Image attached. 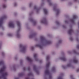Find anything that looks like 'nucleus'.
I'll use <instances>...</instances> for the list:
<instances>
[{
  "label": "nucleus",
  "mask_w": 79,
  "mask_h": 79,
  "mask_svg": "<svg viewBox=\"0 0 79 79\" xmlns=\"http://www.w3.org/2000/svg\"><path fill=\"white\" fill-rule=\"evenodd\" d=\"M74 53H76V51H74Z\"/></svg>",
  "instance_id": "09e8293b"
},
{
  "label": "nucleus",
  "mask_w": 79,
  "mask_h": 79,
  "mask_svg": "<svg viewBox=\"0 0 79 79\" xmlns=\"http://www.w3.org/2000/svg\"><path fill=\"white\" fill-rule=\"evenodd\" d=\"M35 23V22H34V23Z\"/></svg>",
  "instance_id": "864d4df0"
},
{
  "label": "nucleus",
  "mask_w": 79,
  "mask_h": 79,
  "mask_svg": "<svg viewBox=\"0 0 79 79\" xmlns=\"http://www.w3.org/2000/svg\"><path fill=\"white\" fill-rule=\"evenodd\" d=\"M61 42V40L59 41V42Z\"/></svg>",
  "instance_id": "49530a36"
},
{
  "label": "nucleus",
  "mask_w": 79,
  "mask_h": 79,
  "mask_svg": "<svg viewBox=\"0 0 79 79\" xmlns=\"http://www.w3.org/2000/svg\"><path fill=\"white\" fill-rule=\"evenodd\" d=\"M41 23H44V24H47V21L46 19H44L43 20L41 21Z\"/></svg>",
  "instance_id": "9d476101"
},
{
  "label": "nucleus",
  "mask_w": 79,
  "mask_h": 79,
  "mask_svg": "<svg viewBox=\"0 0 79 79\" xmlns=\"http://www.w3.org/2000/svg\"><path fill=\"white\" fill-rule=\"evenodd\" d=\"M73 32H74V31H73V29L71 28V29H70L68 31V33L70 35H71V34H72V33H73Z\"/></svg>",
  "instance_id": "9b49d317"
},
{
  "label": "nucleus",
  "mask_w": 79,
  "mask_h": 79,
  "mask_svg": "<svg viewBox=\"0 0 79 79\" xmlns=\"http://www.w3.org/2000/svg\"><path fill=\"white\" fill-rule=\"evenodd\" d=\"M77 41H79V39H77Z\"/></svg>",
  "instance_id": "37998d69"
},
{
  "label": "nucleus",
  "mask_w": 79,
  "mask_h": 79,
  "mask_svg": "<svg viewBox=\"0 0 79 79\" xmlns=\"http://www.w3.org/2000/svg\"><path fill=\"white\" fill-rule=\"evenodd\" d=\"M73 62L74 63H78V61L76 58H75L73 59Z\"/></svg>",
  "instance_id": "4468645a"
},
{
  "label": "nucleus",
  "mask_w": 79,
  "mask_h": 79,
  "mask_svg": "<svg viewBox=\"0 0 79 79\" xmlns=\"http://www.w3.org/2000/svg\"><path fill=\"white\" fill-rule=\"evenodd\" d=\"M31 5H32L31 4H29L30 6H31Z\"/></svg>",
  "instance_id": "79ce46f5"
},
{
  "label": "nucleus",
  "mask_w": 79,
  "mask_h": 79,
  "mask_svg": "<svg viewBox=\"0 0 79 79\" xmlns=\"http://www.w3.org/2000/svg\"><path fill=\"white\" fill-rule=\"evenodd\" d=\"M77 72H78L79 71V69H77Z\"/></svg>",
  "instance_id": "58836bf2"
},
{
  "label": "nucleus",
  "mask_w": 79,
  "mask_h": 79,
  "mask_svg": "<svg viewBox=\"0 0 79 79\" xmlns=\"http://www.w3.org/2000/svg\"><path fill=\"white\" fill-rule=\"evenodd\" d=\"M9 26L10 27H12V28H14L15 27V25L13 24V22H10L9 23Z\"/></svg>",
  "instance_id": "423d86ee"
},
{
  "label": "nucleus",
  "mask_w": 79,
  "mask_h": 79,
  "mask_svg": "<svg viewBox=\"0 0 79 79\" xmlns=\"http://www.w3.org/2000/svg\"><path fill=\"white\" fill-rule=\"evenodd\" d=\"M70 40L72 41V40H73V39L72 37H70Z\"/></svg>",
  "instance_id": "cd10ccee"
},
{
  "label": "nucleus",
  "mask_w": 79,
  "mask_h": 79,
  "mask_svg": "<svg viewBox=\"0 0 79 79\" xmlns=\"http://www.w3.org/2000/svg\"><path fill=\"white\" fill-rule=\"evenodd\" d=\"M14 6H16V3H15Z\"/></svg>",
  "instance_id": "4c0bfd02"
},
{
  "label": "nucleus",
  "mask_w": 79,
  "mask_h": 79,
  "mask_svg": "<svg viewBox=\"0 0 79 79\" xmlns=\"http://www.w3.org/2000/svg\"><path fill=\"white\" fill-rule=\"evenodd\" d=\"M0 65H4V62L3 60L0 61Z\"/></svg>",
  "instance_id": "dca6fc26"
},
{
  "label": "nucleus",
  "mask_w": 79,
  "mask_h": 79,
  "mask_svg": "<svg viewBox=\"0 0 79 79\" xmlns=\"http://www.w3.org/2000/svg\"><path fill=\"white\" fill-rule=\"evenodd\" d=\"M5 69H6L5 65L3 66L2 68L1 69L0 74L2 75L0 77V79L3 78V79H6V76L8 75V73L6 72Z\"/></svg>",
  "instance_id": "f257e3e1"
},
{
  "label": "nucleus",
  "mask_w": 79,
  "mask_h": 79,
  "mask_svg": "<svg viewBox=\"0 0 79 79\" xmlns=\"http://www.w3.org/2000/svg\"><path fill=\"white\" fill-rule=\"evenodd\" d=\"M1 48V46H0V48Z\"/></svg>",
  "instance_id": "8fccbe9b"
},
{
  "label": "nucleus",
  "mask_w": 79,
  "mask_h": 79,
  "mask_svg": "<svg viewBox=\"0 0 79 79\" xmlns=\"http://www.w3.org/2000/svg\"><path fill=\"white\" fill-rule=\"evenodd\" d=\"M8 35L9 36H11V35H11V34H8Z\"/></svg>",
  "instance_id": "2f4dec72"
},
{
  "label": "nucleus",
  "mask_w": 79,
  "mask_h": 79,
  "mask_svg": "<svg viewBox=\"0 0 79 79\" xmlns=\"http://www.w3.org/2000/svg\"><path fill=\"white\" fill-rule=\"evenodd\" d=\"M74 1L75 2H76V1H77V0H74Z\"/></svg>",
  "instance_id": "de8ad7c7"
},
{
  "label": "nucleus",
  "mask_w": 79,
  "mask_h": 79,
  "mask_svg": "<svg viewBox=\"0 0 79 79\" xmlns=\"http://www.w3.org/2000/svg\"><path fill=\"white\" fill-rule=\"evenodd\" d=\"M3 8H6V5H3Z\"/></svg>",
  "instance_id": "bb28decb"
},
{
  "label": "nucleus",
  "mask_w": 79,
  "mask_h": 79,
  "mask_svg": "<svg viewBox=\"0 0 79 79\" xmlns=\"http://www.w3.org/2000/svg\"><path fill=\"white\" fill-rule=\"evenodd\" d=\"M67 66L68 67L71 66V64H69L67 65Z\"/></svg>",
  "instance_id": "c756f323"
},
{
  "label": "nucleus",
  "mask_w": 79,
  "mask_h": 79,
  "mask_svg": "<svg viewBox=\"0 0 79 79\" xmlns=\"http://www.w3.org/2000/svg\"><path fill=\"white\" fill-rule=\"evenodd\" d=\"M48 2H50V0H47Z\"/></svg>",
  "instance_id": "e433bc0d"
},
{
  "label": "nucleus",
  "mask_w": 79,
  "mask_h": 79,
  "mask_svg": "<svg viewBox=\"0 0 79 79\" xmlns=\"http://www.w3.org/2000/svg\"><path fill=\"white\" fill-rule=\"evenodd\" d=\"M40 39L41 41L45 42V43L47 44H50L52 43V42H51V41H48L46 40V39H45V37L43 36H41L40 37Z\"/></svg>",
  "instance_id": "f03ea898"
},
{
  "label": "nucleus",
  "mask_w": 79,
  "mask_h": 79,
  "mask_svg": "<svg viewBox=\"0 0 79 79\" xmlns=\"http://www.w3.org/2000/svg\"><path fill=\"white\" fill-rule=\"evenodd\" d=\"M77 18V15H73V19H70V21H71V23H74V19H76Z\"/></svg>",
  "instance_id": "39448f33"
},
{
  "label": "nucleus",
  "mask_w": 79,
  "mask_h": 79,
  "mask_svg": "<svg viewBox=\"0 0 79 79\" xmlns=\"http://www.w3.org/2000/svg\"><path fill=\"white\" fill-rule=\"evenodd\" d=\"M34 9H37V6H34Z\"/></svg>",
  "instance_id": "473e14b6"
},
{
  "label": "nucleus",
  "mask_w": 79,
  "mask_h": 79,
  "mask_svg": "<svg viewBox=\"0 0 79 79\" xmlns=\"http://www.w3.org/2000/svg\"><path fill=\"white\" fill-rule=\"evenodd\" d=\"M33 74L32 73H29L28 74V76H32Z\"/></svg>",
  "instance_id": "5701e85b"
},
{
  "label": "nucleus",
  "mask_w": 79,
  "mask_h": 79,
  "mask_svg": "<svg viewBox=\"0 0 79 79\" xmlns=\"http://www.w3.org/2000/svg\"><path fill=\"white\" fill-rule=\"evenodd\" d=\"M36 47H38L40 48H42V45L40 44H36L35 45Z\"/></svg>",
  "instance_id": "ddd939ff"
},
{
  "label": "nucleus",
  "mask_w": 79,
  "mask_h": 79,
  "mask_svg": "<svg viewBox=\"0 0 79 79\" xmlns=\"http://www.w3.org/2000/svg\"><path fill=\"white\" fill-rule=\"evenodd\" d=\"M17 24L18 26L19 27V28L18 29L17 31V32H19V31H20V27H21V25L20 24V22L19 21L17 22Z\"/></svg>",
  "instance_id": "6e6552de"
},
{
  "label": "nucleus",
  "mask_w": 79,
  "mask_h": 79,
  "mask_svg": "<svg viewBox=\"0 0 79 79\" xmlns=\"http://www.w3.org/2000/svg\"><path fill=\"white\" fill-rule=\"evenodd\" d=\"M49 58H50V57L49 56H48L46 57V60L47 61H48L49 60Z\"/></svg>",
  "instance_id": "412c9836"
},
{
  "label": "nucleus",
  "mask_w": 79,
  "mask_h": 79,
  "mask_svg": "<svg viewBox=\"0 0 79 79\" xmlns=\"http://www.w3.org/2000/svg\"><path fill=\"white\" fill-rule=\"evenodd\" d=\"M31 20H33L32 19Z\"/></svg>",
  "instance_id": "3c124183"
},
{
  "label": "nucleus",
  "mask_w": 79,
  "mask_h": 79,
  "mask_svg": "<svg viewBox=\"0 0 79 79\" xmlns=\"http://www.w3.org/2000/svg\"><path fill=\"white\" fill-rule=\"evenodd\" d=\"M28 70H30V68H29L28 69Z\"/></svg>",
  "instance_id": "a18cd8bd"
},
{
  "label": "nucleus",
  "mask_w": 79,
  "mask_h": 79,
  "mask_svg": "<svg viewBox=\"0 0 79 79\" xmlns=\"http://www.w3.org/2000/svg\"><path fill=\"white\" fill-rule=\"evenodd\" d=\"M6 18V15L2 17L1 19L0 20V27L2 26V24H3V21L4 19Z\"/></svg>",
  "instance_id": "7ed1b4c3"
},
{
  "label": "nucleus",
  "mask_w": 79,
  "mask_h": 79,
  "mask_svg": "<svg viewBox=\"0 0 79 79\" xmlns=\"http://www.w3.org/2000/svg\"><path fill=\"white\" fill-rule=\"evenodd\" d=\"M23 73H20L19 74V76H23Z\"/></svg>",
  "instance_id": "a878e982"
},
{
  "label": "nucleus",
  "mask_w": 79,
  "mask_h": 79,
  "mask_svg": "<svg viewBox=\"0 0 79 79\" xmlns=\"http://www.w3.org/2000/svg\"><path fill=\"white\" fill-rule=\"evenodd\" d=\"M33 36H34V34H32L31 35H30L29 37L30 38H32Z\"/></svg>",
  "instance_id": "aec40b11"
},
{
  "label": "nucleus",
  "mask_w": 79,
  "mask_h": 79,
  "mask_svg": "<svg viewBox=\"0 0 79 79\" xmlns=\"http://www.w3.org/2000/svg\"><path fill=\"white\" fill-rule=\"evenodd\" d=\"M44 11L45 15H47V13H48V12H47V10L46 9H44Z\"/></svg>",
  "instance_id": "2eb2a0df"
},
{
  "label": "nucleus",
  "mask_w": 79,
  "mask_h": 79,
  "mask_svg": "<svg viewBox=\"0 0 79 79\" xmlns=\"http://www.w3.org/2000/svg\"><path fill=\"white\" fill-rule=\"evenodd\" d=\"M56 24H59V22H56Z\"/></svg>",
  "instance_id": "c9c22d12"
},
{
  "label": "nucleus",
  "mask_w": 79,
  "mask_h": 79,
  "mask_svg": "<svg viewBox=\"0 0 79 79\" xmlns=\"http://www.w3.org/2000/svg\"><path fill=\"white\" fill-rule=\"evenodd\" d=\"M77 48H78V49H79V44L77 45Z\"/></svg>",
  "instance_id": "c85d7f7f"
},
{
  "label": "nucleus",
  "mask_w": 79,
  "mask_h": 79,
  "mask_svg": "<svg viewBox=\"0 0 79 79\" xmlns=\"http://www.w3.org/2000/svg\"><path fill=\"white\" fill-rule=\"evenodd\" d=\"M56 11H57V13H56V15H58V14H59L60 13V10H59V9H57L56 10Z\"/></svg>",
  "instance_id": "6ab92c4d"
},
{
  "label": "nucleus",
  "mask_w": 79,
  "mask_h": 79,
  "mask_svg": "<svg viewBox=\"0 0 79 79\" xmlns=\"http://www.w3.org/2000/svg\"><path fill=\"white\" fill-rule=\"evenodd\" d=\"M33 69L35 71H36V72L37 74H39V71L37 70L36 65H34Z\"/></svg>",
  "instance_id": "1a4fd4ad"
},
{
  "label": "nucleus",
  "mask_w": 79,
  "mask_h": 79,
  "mask_svg": "<svg viewBox=\"0 0 79 79\" xmlns=\"http://www.w3.org/2000/svg\"><path fill=\"white\" fill-rule=\"evenodd\" d=\"M36 57H37V54H34V57L35 58H36Z\"/></svg>",
  "instance_id": "393cba45"
},
{
  "label": "nucleus",
  "mask_w": 79,
  "mask_h": 79,
  "mask_svg": "<svg viewBox=\"0 0 79 79\" xmlns=\"http://www.w3.org/2000/svg\"><path fill=\"white\" fill-rule=\"evenodd\" d=\"M58 79H63V78L61 77H59Z\"/></svg>",
  "instance_id": "7c9ffc66"
},
{
  "label": "nucleus",
  "mask_w": 79,
  "mask_h": 79,
  "mask_svg": "<svg viewBox=\"0 0 79 79\" xmlns=\"http://www.w3.org/2000/svg\"><path fill=\"white\" fill-rule=\"evenodd\" d=\"M20 48H22V52H25L26 50V48L25 46L21 44L20 45Z\"/></svg>",
  "instance_id": "0eeeda50"
},
{
  "label": "nucleus",
  "mask_w": 79,
  "mask_h": 79,
  "mask_svg": "<svg viewBox=\"0 0 79 79\" xmlns=\"http://www.w3.org/2000/svg\"><path fill=\"white\" fill-rule=\"evenodd\" d=\"M27 60L28 61H29L30 62H32V59L30 58H29V57H27L26 58Z\"/></svg>",
  "instance_id": "f8f14e48"
},
{
  "label": "nucleus",
  "mask_w": 79,
  "mask_h": 79,
  "mask_svg": "<svg viewBox=\"0 0 79 79\" xmlns=\"http://www.w3.org/2000/svg\"><path fill=\"white\" fill-rule=\"evenodd\" d=\"M61 60H62V61H66V58H65V57H61Z\"/></svg>",
  "instance_id": "f3484780"
},
{
  "label": "nucleus",
  "mask_w": 79,
  "mask_h": 79,
  "mask_svg": "<svg viewBox=\"0 0 79 79\" xmlns=\"http://www.w3.org/2000/svg\"><path fill=\"white\" fill-rule=\"evenodd\" d=\"M53 10H56V8H54Z\"/></svg>",
  "instance_id": "ea45409f"
},
{
  "label": "nucleus",
  "mask_w": 79,
  "mask_h": 79,
  "mask_svg": "<svg viewBox=\"0 0 79 79\" xmlns=\"http://www.w3.org/2000/svg\"><path fill=\"white\" fill-rule=\"evenodd\" d=\"M52 71H55V67H52Z\"/></svg>",
  "instance_id": "4be33fe9"
},
{
  "label": "nucleus",
  "mask_w": 79,
  "mask_h": 79,
  "mask_svg": "<svg viewBox=\"0 0 79 79\" xmlns=\"http://www.w3.org/2000/svg\"><path fill=\"white\" fill-rule=\"evenodd\" d=\"M23 70H26V68L24 67V68H23Z\"/></svg>",
  "instance_id": "f704fd0d"
},
{
  "label": "nucleus",
  "mask_w": 79,
  "mask_h": 79,
  "mask_svg": "<svg viewBox=\"0 0 79 79\" xmlns=\"http://www.w3.org/2000/svg\"><path fill=\"white\" fill-rule=\"evenodd\" d=\"M2 55H4V52H2Z\"/></svg>",
  "instance_id": "c03bdc74"
},
{
  "label": "nucleus",
  "mask_w": 79,
  "mask_h": 79,
  "mask_svg": "<svg viewBox=\"0 0 79 79\" xmlns=\"http://www.w3.org/2000/svg\"><path fill=\"white\" fill-rule=\"evenodd\" d=\"M25 79H29V78L28 77H26L25 78Z\"/></svg>",
  "instance_id": "a19ab883"
},
{
  "label": "nucleus",
  "mask_w": 79,
  "mask_h": 79,
  "mask_svg": "<svg viewBox=\"0 0 79 79\" xmlns=\"http://www.w3.org/2000/svg\"><path fill=\"white\" fill-rule=\"evenodd\" d=\"M74 79V78H73V79Z\"/></svg>",
  "instance_id": "603ef678"
},
{
  "label": "nucleus",
  "mask_w": 79,
  "mask_h": 79,
  "mask_svg": "<svg viewBox=\"0 0 79 79\" xmlns=\"http://www.w3.org/2000/svg\"><path fill=\"white\" fill-rule=\"evenodd\" d=\"M65 23H68V21H65Z\"/></svg>",
  "instance_id": "72a5a7b5"
},
{
  "label": "nucleus",
  "mask_w": 79,
  "mask_h": 79,
  "mask_svg": "<svg viewBox=\"0 0 79 79\" xmlns=\"http://www.w3.org/2000/svg\"><path fill=\"white\" fill-rule=\"evenodd\" d=\"M45 74H48V75H50L49 76V77L51 78L52 77V76L51 75V73H50V72L49 71V70L48 69H47L45 72Z\"/></svg>",
  "instance_id": "20e7f679"
},
{
  "label": "nucleus",
  "mask_w": 79,
  "mask_h": 79,
  "mask_svg": "<svg viewBox=\"0 0 79 79\" xmlns=\"http://www.w3.org/2000/svg\"><path fill=\"white\" fill-rule=\"evenodd\" d=\"M50 62H48L47 64H46V68H49V66H50Z\"/></svg>",
  "instance_id": "a211bd4d"
},
{
  "label": "nucleus",
  "mask_w": 79,
  "mask_h": 79,
  "mask_svg": "<svg viewBox=\"0 0 79 79\" xmlns=\"http://www.w3.org/2000/svg\"><path fill=\"white\" fill-rule=\"evenodd\" d=\"M17 36L18 38H19L20 37V35L19 34H17Z\"/></svg>",
  "instance_id": "b1692460"
}]
</instances>
